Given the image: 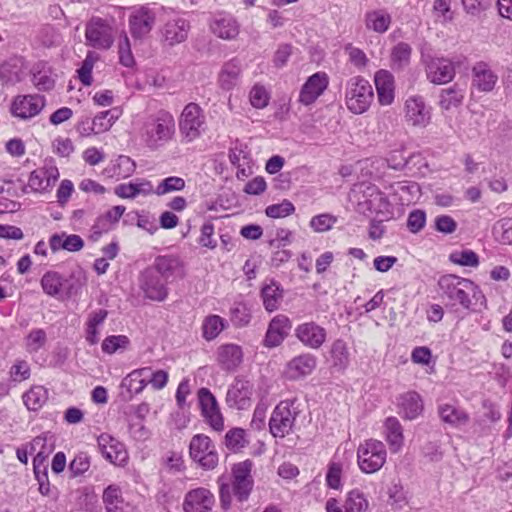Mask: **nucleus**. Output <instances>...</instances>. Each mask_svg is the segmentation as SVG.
Returning a JSON list of instances; mask_svg holds the SVG:
<instances>
[{
	"instance_id": "obj_45",
	"label": "nucleus",
	"mask_w": 512,
	"mask_h": 512,
	"mask_svg": "<svg viewBox=\"0 0 512 512\" xmlns=\"http://www.w3.org/2000/svg\"><path fill=\"white\" fill-rule=\"evenodd\" d=\"M392 22V17L389 12L384 9H375L368 11L365 14V26L368 30L383 34L385 33Z\"/></svg>"
},
{
	"instance_id": "obj_15",
	"label": "nucleus",
	"mask_w": 512,
	"mask_h": 512,
	"mask_svg": "<svg viewBox=\"0 0 512 512\" xmlns=\"http://www.w3.org/2000/svg\"><path fill=\"white\" fill-rule=\"evenodd\" d=\"M432 108L419 95H411L404 102L405 122L413 127L424 128L431 122Z\"/></svg>"
},
{
	"instance_id": "obj_56",
	"label": "nucleus",
	"mask_w": 512,
	"mask_h": 512,
	"mask_svg": "<svg viewBox=\"0 0 512 512\" xmlns=\"http://www.w3.org/2000/svg\"><path fill=\"white\" fill-rule=\"evenodd\" d=\"M186 186V182L183 178L178 176H169L162 179L156 188H154V194L162 196L172 192L182 191Z\"/></svg>"
},
{
	"instance_id": "obj_53",
	"label": "nucleus",
	"mask_w": 512,
	"mask_h": 512,
	"mask_svg": "<svg viewBox=\"0 0 512 512\" xmlns=\"http://www.w3.org/2000/svg\"><path fill=\"white\" fill-rule=\"evenodd\" d=\"M408 159L404 154L402 149H396L390 151L385 159H377L373 161V165H376L377 168L380 166H387L393 170H401L408 165Z\"/></svg>"
},
{
	"instance_id": "obj_40",
	"label": "nucleus",
	"mask_w": 512,
	"mask_h": 512,
	"mask_svg": "<svg viewBox=\"0 0 512 512\" xmlns=\"http://www.w3.org/2000/svg\"><path fill=\"white\" fill-rule=\"evenodd\" d=\"M398 407L399 414L406 419L413 420L421 414L423 401L417 392L408 391L399 396Z\"/></svg>"
},
{
	"instance_id": "obj_49",
	"label": "nucleus",
	"mask_w": 512,
	"mask_h": 512,
	"mask_svg": "<svg viewBox=\"0 0 512 512\" xmlns=\"http://www.w3.org/2000/svg\"><path fill=\"white\" fill-rule=\"evenodd\" d=\"M23 402L28 410L38 411L48 399V391L44 386H32L23 394Z\"/></svg>"
},
{
	"instance_id": "obj_50",
	"label": "nucleus",
	"mask_w": 512,
	"mask_h": 512,
	"mask_svg": "<svg viewBox=\"0 0 512 512\" xmlns=\"http://www.w3.org/2000/svg\"><path fill=\"white\" fill-rule=\"evenodd\" d=\"M330 354L334 367L343 370L349 365L350 353L345 341L335 340L331 346Z\"/></svg>"
},
{
	"instance_id": "obj_27",
	"label": "nucleus",
	"mask_w": 512,
	"mask_h": 512,
	"mask_svg": "<svg viewBox=\"0 0 512 512\" xmlns=\"http://www.w3.org/2000/svg\"><path fill=\"white\" fill-rule=\"evenodd\" d=\"M102 501L106 512H138L134 504L124 499L118 484H110L104 489Z\"/></svg>"
},
{
	"instance_id": "obj_22",
	"label": "nucleus",
	"mask_w": 512,
	"mask_h": 512,
	"mask_svg": "<svg viewBox=\"0 0 512 512\" xmlns=\"http://www.w3.org/2000/svg\"><path fill=\"white\" fill-rule=\"evenodd\" d=\"M197 395L202 415L207 423L216 431L223 430L224 419L214 395L204 387L198 390Z\"/></svg>"
},
{
	"instance_id": "obj_43",
	"label": "nucleus",
	"mask_w": 512,
	"mask_h": 512,
	"mask_svg": "<svg viewBox=\"0 0 512 512\" xmlns=\"http://www.w3.org/2000/svg\"><path fill=\"white\" fill-rule=\"evenodd\" d=\"M49 246L53 252L59 250L77 252L84 247V241L79 235L62 232L50 236Z\"/></svg>"
},
{
	"instance_id": "obj_18",
	"label": "nucleus",
	"mask_w": 512,
	"mask_h": 512,
	"mask_svg": "<svg viewBox=\"0 0 512 512\" xmlns=\"http://www.w3.org/2000/svg\"><path fill=\"white\" fill-rule=\"evenodd\" d=\"M97 445L101 455L110 463L125 466L128 462V452L125 445L108 433L97 437Z\"/></svg>"
},
{
	"instance_id": "obj_21",
	"label": "nucleus",
	"mask_w": 512,
	"mask_h": 512,
	"mask_svg": "<svg viewBox=\"0 0 512 512\" xmlns=\"http://www.w3.org/2000/svg\"><path fill=\"white\" fill-rule=\"evenodd\" d=\"M252 395L253 384L248 380L235 378L228 387L225 401L230 408L244 410L251 405Z\"/></svg>"
},
{
	"instance_id": "obj_10",
	"label": "nucleus",
	"mask_w": 512,
	"mask_h": 512,
	"mask_svg": "<svg viewBox=\"0 0 512 512\" xmlns=\"http://www.w3.org/2000/svg\"><path fill=\"white\" fill-rule=\"evenodd\" d=\"M295 400L281 401L273 410L269 420V429L276 438H284L293 431L299 413Z\"/></svg>"
},
{
	"instance_id": "obj_63",
	"label": "nucleus",
	"mask_w": 512,
	"mask_h": 512,
	"mask_svg": "<svg viewBox=\"0 0 512 512\" xmlns=\"http://www.w3.org/2000/svg\"><path fill=\"white\" fill-rule=\"evenodd\" d=\"M337 222V217L329 214V213H322L316 216H313L310 220V228L317 232V233H323L331 230L333 226Z\"/></svg>"
},
{
	"instance_id": "obj_20",
	"label": "nucleus",
	"mask_w": 512,
	"mask_h": 512,
	"mask_svg": "<svg viewBox=\"0 0 512 512\" xmlns=\"http://www.w3.org/2000/svg\"><path fill=\"white\" fill-rule=\"evenodd\" d=\"M170 16L167 18L163 28L162 35L165 42L170 45H176L184 42L190 30L189 21L180 14L169 11Z\"/></svg>"
},
{
	"instance_id": "obj_41",
	"label": "nucleus",
	"mask_w": 512,
	"mask_h": 512,
	"mask_svg": "<svg viewBox=\"0 0 512 512\" xmlns=\"http://www.w3.org/2000/svg\"><path fill=\"white\" fill-rule=\"evenodd\" d=\"M260 295L265 310L271 313L279 309L284 291L278 282L269 280L263 283Z\"/></svg>"
},
{
	"instance_id": "obj_47",
	"label": "nucleus",
	"mask_w": 512,
	"mask_h": 512,
	"mask_svg": "<svg viewBox=\"0 0 512 512\" xmlns=\"http://www.w3.org/2000/svg\"><path fill=\"white\" fill-rule=\"evenodd\" d=\"M228 326V322L226 319L222 318L216 314L207 315L201 325L202 337L206 341L215 340L220 333L226 329Z\"/></svg>"
},
{
	"instance_id": "obj_16",
	"label": "nucleus",
	"mask_w": 512,
	"mask_h": 512,
	"mask_svg": "<svg viewBox=\"0 0 512 512\" xmlns=\"http://www.w3.org/2000/svg\"><path fill=\"white\" fill-rule=\"evenodd\" d=\"M330 78L324 71L310 75L300 88L298 102L304 106L313 105L328 89Z\"/></svg>"
},
{
	"instance_id": "obj_64",
	"label": "nucleus",
	"mask_w": 512,
	"mask_h": 512,
	"mask_svg": "<svg viewBox=\"0 0 512 512\" xmlns=\"http://www.w3.org/2000/svg\"><path fill=\"white\" fill-rule=\"evenodd\" d=\"M497 240L505 245H512V218L502 219L494 228Z\"/></svg>"
},
{
	"instance_id": "obj_32",
	"label": "nucleus",
	"mask_w": 512,
	"mask_h": 512,
	"mask_svg": "<svg viewBox=\"0 0 512 512\" xmlns=\"http://www.w3.org/2000/svg\"><path fill=\"white\" fill-rule=\"evenodd\" d=\"M242 71V63L239 59L233 58L225 62L218 73V86L224 91L233 90L241 81Z\"/></svg>"
},
{
	"instance_id": "obj_28",
	"label": "nucleus",
	"mask_w": 512,
	"mask_h": 512,
	"mask_svg": "<svg viewBox=\"0 0 512 512\" xmlns=\"http://www.w3.org/2000/svg\"><path fill=\"white\" fill-rule=\"evenodd\" d=\"M216 361L222 370L235 371L243 361L242 347L234 343L220 345L216 350Z\"/></svg>"
},
{
	"instance_id": "obj_34",
	"label": "nucleus",
	"mask_w": 512,
	"mask_h": 512,
	"mask_svg": "<svg viewBox=\"0 0 512 512\" xmlns=\"http://www.w3.org/2000/svg\"><path fill=\"white\" fill-rule=\"evenodd\" d=\"M317 359L310 353H303L292 358L286 366L289 379H300L310 375L316 368Z\"/></svg>"
},
{
	"instance_id": "obj_36",
	"label": "nucleus",
	"mask_w": 512,
	"mask_h": 512,
	"mask_svg": "<svg viewBox=\"0 0 512 512\" xmlns=\"http://www.w3.org/2000/svg\"><path fill=\"white\" fill-rule=\"evenodd\" d=\"M136 170V163L129 156L119 155L112 159L102 170V175L109 179H126L133 175Z\"/></svg>"
},
{
	"instance_id": "obj_60",
	"label": "nucleus",
	"mask_w": 512,
	"mask_h": 512,
	"mask_svg": "<svg viewBox=\"0 0 512 512\" xmlns=\"http://www.w3.org/2000/svg\"><path fill=\"white\" fill-rule=\"evenodd\" d=\"M249 102L256 109L265 108L270 101V93L265 86L255 84L249 91Z\"/></svg>"
},
{
	"instance_id": "obj_17",
	"label": "nucleus",
	"mask_w": 512,
	"mask_h": 512,
	"mask_svg": "<svg viewBox=\"0 0 512 512\" xmlns=\"http://www.w3.org/2000/svg\"><path fill=\"white\" fill-rule=\"evenodd\" d=\"M168 281L158 275L155 269L146 268L139 277V286L145 297L152 301H164L168 296Z\"/></svg>"
},
{
	"instance_id": "obj_2",
	"label": "nucleus",
	"mask_w": 512,
	"mask_h": 512,
	"mask_svg": "<svg viewBox=\"0 0 512 512\" xmlns=\"http://www.w3.org/2000/svg\"><path fill=\"white\" fill-rule=\"evenodd\" d=\"M439 291L451 306L459 305L467 311L487 308V299L481 288L472 280L453 274L443 275L438 280Z\"/></svg>"
},
{
	"instance_id": "obj_13",
	"label": "nucleus",
	"mask_w": 512,
	"mask_h": 512,
	"mask_svg": "<svg viewBox=\"0 0 512 512\" xmlns=\"http://www.w3.org/2000/svg\"><path fill=\"white\" fill-rule=\"evenodd\" d=\"M59 177L60 173L55 165L45 164L30 173L27 184L23 188V192L39 194L50 192Z\"/></svg>"
},
{
	"instance_id": "obj_4",
	"label": "nucleus",
	"mask_w": 512,
	"mask_h": 512,
	"mask_svg": "<svg viewBox=\"0 0 512 512\" xmlns=\"http://www.w3.org/2000/svg\"><path fill=\"white\" fill-rule=\"evenodd\" d=\"M168 14V9L156 3L134 6L128 16L131 37L135 41L147 39L154 29L158 18Z\"/></svg>"
},
{
	"instance_id": "obj_24",
	"label": "nucleus",
	"mask_w": 512,
	"mask_h": 512,
	"mask_svg": "<svg viewBox=\"0 0 512 512\" xmlns=\"http://www.w3.org/2000/svg\"><path fill=\"white\" fill-rule=\"evenodd\" d=\"M292 322L288 316L278 314L274 316L269 324L263 340V345L268 348L278 347L289 335Z\"/></svg>"
},
{
	"instance_id": "obj_33",
	"label": "nucleus",
	"mask_w": 512,
	"mask_h": 512,
	"mask_svg": "<svg viewBox=\"0 0 512 512\" xmlns=\"http://www.w3.org/2000/svg\"><path fill=\"white\" fill-rule=\"evenodd\" d=\"M374 83L378 102L382 106L391 105L395 99V80L392 73L381 69L375 73Z\"/></svg>"
},
{
	"instance_id": "obj_42",
	"label": "nucleus",
	"mask_w": 512,
	"mask_h": 512,
	"mask_svg": "<svg viewBox=\"0 0 512 512\" xmlns=\"http://www.w3.org/2000/svg\"><path fill=\"white\" fill-rule=\"evenodd\" d=\"M108 312L98 309L88 314L85 322V340L89 345H96L100 340L102 326L107 318Z\"/></svg>"
},
{
	"instance_id": "obj_1",
	"label": "nucleus",
	"mask_w": 512,
	"mask_h": 512,
	"mask_svg": "<svg viewBox=\"0 0 512 512\" xmlns=\"http://www.w3.org/2000/svg\"><path fill=\"white\" fill-rule=\"evenodd\" d=\"M175 131V118L165 109L137 115L132 121L133 135L144 147L152 151L172 141Z\"/></svg>"
},
{
	"instance_id": "obj_11",
	"label": "nucleus",
	"mask_w": 512,
	"mask_h": 512,
	"mask_svg": "<svg viewBox=\"0 0 512 512\" xmlns=\"http://www.w3.org/2000/svg\"><path fill=\"white\" fill-rule=\"evenodd\" d=\"M189 454L192 460L205 470H212L218 465L219 456L216 447L204 434H196L192 437Z\"/></svg>"
},
{
	"instance_id": "obj_25",
	"label": "nucleus",
	"mask_w": 512,
	"mask_h": 512,
	"mask_svg": "<svg viewBox=\"0 0 512 512\" xmlns=\"http://www.w3.org/2000/svg\"><path fill=\"white\" fill-rule=\"evenodd\" d=\"M295 337L310 349H319L326 341V329L314 321L304 322L295 328Z\"/></svg>"
},
{
	"instance_id": "obj_29",
	"label": "nucleus",
	"mask_w": 512,
	"mask_h": 512,
	"mask_svg": "<svg viewBox=\"0 0 512 512\" xmlns=\"http://www.w3.org/2000/svg\"><path fill=\"white\" fill-rule=\"evenodd\" d=\"M54 436L50 433H43L35 437L29 444L30 454H34L33 466L35 474L44 465L46 458L54 451Z\"/></svg>"
},
{
	"instance_id": "obj_55",
	"label": "nucleus",
	"mask_w": 512,
	"mask_h": 512,
	"mask_svg": "<svg viewBox=\"0 0 512 512\" xmlns=\"http://www.w3.org/2000/svg\"><path fill=\"white\" fill-rule=\"evenodd\" d=\"M47 342L46 332L41 328L32 329L24 338V346L28 353H36L45 346Z\"/></svg>"
},
{
	"instance_id": "obj_26",
	"label": "nucleus",
	"mask_w": 512,
	"mask_h": 512,
	"mask_svg": "<svg viewBox=\"0 0 512 512\" xmlns=\"http://www.w3.org/2000/svg\"><path fill=\"white\" fill-rule=\"evenodd\" d=\"M150 375V367L134 369L121 381V394L126 400H131L135 395L140 394L148 385L147 379Z\"/></svg>"
},
{
	"instance_id": "obj_54",
	"label": "nucleus",
	"mask_w": 512,
	"mask_h": 512,
	"mask_svg": "<svg viewBox=\"0 0 512 512\" xmlns=\"http://www.w3.org/2000/svg\"><path fill=\"white\" fill-rule=\"evenodd\" d=\"M412 48L408 43L399 42L391 50V63L393 68H403L410 62Z\"/></svg>"
},
{
	"instance_id": "obj_6",
	"label": "nucleus",
	"mask_w": 512,
	"mask_h": 512,
	"mask_svg": "<svg viewBox=\"0 0 512 512\" xmlns=\"http://www.w3.org/2000/svg\"><path fill=\"white\" fill-rule=\"evenodd\" d=\"M374 100L372 85L362 76L349 78L345 85V105L355 114L361 115L367 112Z\"/></svg>"
},
{
	"instance_id": "obj_44",
	"label": "nucleus",
	"mask_w": 512,
	"mask_h": 512,
	"mask_svg": "<svg viewBox=\"0 0 512 512\" xmlns=\"http://www.w3.org/2000/svg\"><path fill=\"white\" fill-rule=\"evenodd\" d=\"M438 414L443 422L453 427H460L469 421L468 413L454 403L439 404Z\"/></svg>"
},
{
	"instance_id": "obj_14",
	"label": "nucleus",
	"mask_w": 512,
	"mask_h": 512,
	"mask_svg": "<svg viewBox=\"0 0 512 512\" xmlns=\"http://www.w3.org/2000/svg\"><path fill=\"white\" fill-rule=\"evenodd\" d=\"M46 106V98L40 94L17 95L10 106L12 116L30 120L38 116Z\"/></svg>"
},
{
	"instance_id": "obj_48",
	"label": "nucleus",
	"mask_w": 512,
	"mask_h": 512,
	"mask_svg": "<svg viewBox=\"0 0 512 512\" xmlns=\"http://www.w3.org/2000/svg\"><path fill=\"white\" fill-rule=\"evenodd\" d=\"M465 97V90L458 85L443 89L439 96V105L444 110L459 107Z\"/></svg>"
},
{
	"instance_id": "obj_58",
	"label": "nucleus",
	"mask_w": 512,
	"mask_h": 512,
	"mask_svg": "<svg viewBox=\"0 0 512 512\" xmlns=\"http://www.w3.org/2000/svg\"><path fill=\"white\" fill-rule=\"evenodd\" d=\"M128 217H130L131 221L135 222L137 227L149 234H154L158 230L156 219L149 212L135 211L128 214Z\"/></svg>"
},
{
	"instance_id": "obj_38",
	"label": "nucleus",
	"mask_w": 512,
	"mask_h": 512,
	"mask_svg": "<svg viewBox=\"0 0 512 512\" xmlns=\"http://www.w3.org/2000/svg\"><path fill=\"white\" fill-rule=\"evenodd\" d=\"M383 437L391 453H398L404 445L403 427L400 421L393 416L387 417L383 424Z\"/></svg>"
},
{
	"instance_id": "obj_30",
	"label": "nucleus",
	"mask_w": 512,
	"mask_h": 512,
	"mask_svg": "<svg viewBox=\"0 0 512 512\" xmlns=\"http://www.w3.org/2000/svg\"><path fill=\"white\" fill-rule=\"evenodd\" d=\"M428 79L434 84H445L455 76L453 63L445 58H432L426 65Z\"/></svg>"
},
{
	"instance_id": "obj_61",
	"label": "nucleus",
	"mask_w": 512,
	"mask_h": 512,
	"mask_svg": "<svg viewBox=\"0 0 512 512\" xmlns=\"http://www.w3.org/2000/svg\"><path fill=\"white\" fill-rule=\"evenodd\" d=\"M247 443L246 433L241 428L231 429L225 435V444L233 452L240 451Z\"/></svg>"
},
{
	"instance_id": "obj_57",
	"label": "nucleus",
	"mask_w": 512,
	"mask_h": 512,
	"mask_svg": "<svg viewBox=\"0 0 512 512\" xmlns=\"http://www.w3.org/2000/svg\"><path fill=\"white\" fill-rule=\"evenodd\" d=\"M98 59L99 56L95 52L89 51L83 60L81 67L77 70L78 78L83 85L90 86L92 84V71Z\"/></svg>"
},
{
	"instance_id": "obj_8",
	"label": "nucleus",
	"mask_w": 512,
	"mask_h": 512,
	"mask_svg": "<svg viewBox=\"0 0 512 512\" xmlns=\"http://www.w3.org/2000/svg\"><path fill=\"white\" fill-rule=\"evenodd\" d=\"M387 450L384 443L377 439H366L357 448V465L361 472L373 474L386 463Z\"/></svg>"
},
{
	"instance_id": "obj_51",
	"label": "nucleus",
	"mask_w": 512,
	"mask_h": 512,
	"mask_svg": "<svg viewBox=\"0 0 512 512\" xmlns=\"http://www.w3.org/2000/svg\"><path fill=\"white\" fill-rule=\"evenodd\" d=\"M121 112L114 108L98 113L93 119L94 133L100 134L110 130L115 121L119 118Z\"/></svg>"
},
{
	"instance_id": "obj_52",
	"label": "nucleus",
	"mask_w": 512,
	"mask_h": 512,
	"mask_svg": "<svg viewBox=\"0 0 512 512\" xmlns=\"http://www.w3.org/2000/svg\"><path fill=\"white\" fill-rule=\"evenodd\" d=\"M130 346V339L126 335H110L104 338L101 344L103 353L112 355L123 352Z\"/></svg>"
},
{
	"instance_id": "obj_23",
	"label": "nucleus",
	"mask_w": 512,
	"mask_h": 512,
	"mask_svg": "<svg viewBox=\"0 0 512 512\" xmlns=\"http://www.w3.org/2000/svg\"><path fill=\"white\" fill-rule=\"evenodd\" d=\"M215 505L214 494L205 487L189 490L183 500L184 512H211Z\"/></svg>"
},
{
	"instance_id": "obj_19",
	"label": "nucleus",
	"mask_w": 512,
	"mask_h": 512,
	"mask_svg": "<svg viewBox=\"0 0 512 512\" xmlns=\"http://www.w3.org/2000/svg\"><path fill=\"white\" fill-rule=\"evenodd\" d=\"M326 512H367L369 501L360 489L350 490L342 505L335 498H329L325 505Z\"/></svg>"
},
{
	"instance_id": "obj_5",
	"label": "nucleus",
	"mask_w": 512,
	"mask_h": 512,
	"mask_svg": "<svg viewBox=\"0 0 512 512\" xmlns=\"http://www.w3.org/2000/svg\"><path fill=\"white\" fill-rule=\"evenodd\" d=\"M40 285L45 294L57 299H67L81 293L85 279L74 276L67 278L59 272L47 271L41 277Z\"/></svg>"
},
{
	"instance_id": "obj_9",
	"label": "nucleus",
	"mask_w": 512,
	"mask_h": 512,
	"mask_svg": "<svg viewBox=\"0 0 512 512\" xmlns=\"http://www.w3.org/2000/svg\"><path fill=\"white\" fill-rule=\"evenodd\" d=\"M361 197L358 199L357 210L370 217H383V219H390L393 217V207L385 194L381 192L376 186H366L361 191Z\"/></svg>"
},
{
	"instance_id": "obj_3",
	"label": "nucleus",
	"mask_w": 512,
	"mask_h": 512,
	"mask_svg": "<svg viewBox=\"0 0 512 512\" xmlns=\"http://www.w3.org/2000/svg\"><path fill=\"white\" fill-rule=\"evenodd\" d=\"M254 463L244 460L232 467V483H226L223 478L219 479V498L222 509L228 510L232 504L234 495L238 501H246L253 489L254 481L251 475Z\"/></svg>"
},
{
	"instance_id": "obj_46",
	"label": "nucleus",
	"mask_w": 512,
	"mask_h": 512,
	"mask_svg": "<svg viewBox=\"0 0 512 512\" xmlns=\"http://www.w3.org/2000/svg\"><path fill=\"white\" fill-rule=\"evenodd\" d=\"M347 465L341 460H331L327 465L325 483L329 489L341 491L344 486V472Z\"/></svg>"
},
{
	"instance_id": "obj_7",
	"label": "nucleus",
	"mask_w": 512,
	"mask_h": 512,
	"mask_svg": "<svg viewBox=\"0 0 512 512\" xmlns=\"http://www.w3.org/2000/svg\"><path fill=\"white\" fill-rule=\"evenodd\" d=\"M178 127L182 142L199 139L206 130V116L200 105L194 102L185 105L178 118Z\"/></svg>"
},
{
	"instance_id": "obj_31",
	"label": "nucleus",
	"mask_w": 512,
	"mask_h": 512,
	"mask_svg": "<svg viewBox=\"0 0 512 512\" xmlns=\"http://www.w3.org/2000/svg\"><path fill=\"white\" fill-rule=\"evenodd\" d=\"M498 82V75L484 61L475 63L472 68V86L480 92H491Z\"/></svg>"
},
{
	"instance_id": "obj_12",
	"label": "nucleus",
	"mask_w": 512,
	"mask_h": 512,
	"mask_svg": "<svg viewBox=\"0 0 512 512\" xmlns=\"http://www.w3.org/2000/svg\"><path fill=\"white\" fill-rule=\"evenodd\" d=\"M86 45L98 50H108L114 43L112 25L99 17L92 18L85 27Z\"/></svg>"
},
{
	"instance_id": "obj_59",
	"label": "nucleus",
	"mask_w": 512,
	"mask_h": 512,
	"mask_svg": "<svg viewBox=\"0 0 512 512\" xmlns=\"http://www.w3.org/2000/svg\"><path fill=\"white\" fill-rule=\"evenodd\" d=\"M118 55L121 65L127 68H132L135 65V59L132 53L130 39L125 32L119 38Z\"/></svg>"
},
{
	"instance_id": "obj_39",
	"label": "nucleus",
	"mask_w": 512,
	"mask_h": 512,
	"mask_svg": "<svg viewBox=\"0 0 512 512\" xmlns=\"http://www.w3.org/2000/svg\"><path fill=\"white\" fill-rule=\"evenodd\" d=\"M210 29L221 39L231 40L239 34V24L231 15L217 14L210 22Z\"/></svg>"
},
{
	"instance_id": "obj_62",
	"label": "nucleus",
	"mask_w": 512,
	"mask_h": 512,
	"mask_svg": "<svg viewBox=\"0 0 512 512\" xmlns=\"http://www.w3.org/2000/svg\"><path fill=\"white\" fill-rule=\"evenodd\" d=\"M31 375L30 365L26 360L17 359L9 370V381L20 383L29 379Z\"/></svg>"
},
{
	"instance_id": "obj_37",
	"label": "nucleus",
	"mask_w": 512,
	"mask_h": 512,
	"mask_svg": "<svg viewBox=\"0 0 512 512\" xmlns=\"http://www.w3.org/2000/svg\"><path fill=\"white\" fill-rule=\"evenodd\" d=\"M114 193L122 199H135L138 196L154 194V187L151 181L144 178H137L115 187Z\"/></svg>"
},
{
	"instance_id": "obj_35",
	"label": "nucleus",
	"mask_w": 512,
	"mask_h": 512,
	"mask_svg": "<svg viewBox=\"0 0 512 512\" xmlns=\"http://www.w3.org/2000/svg\"><path fill=\"white\" fill-rule=\"evenodd\" d=\"M149 268L155 269L165 281L184 274L183 262L176 255H160Z\"/></svg>"
}]
</instances>
